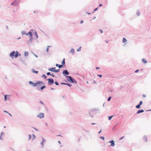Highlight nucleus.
<instances>
[{"mask_svg":"<svg viewBox=\"0 0 151 151\" xmlns=\"http://www.w3.org/2000/svg\"><path fill=\"white\" fill-rule=\"evenodd\" d=\"M34 30L33 29H31L27 33H25L26 36L29 35V40H27V43L28 45H30L32 43V40H33V37L32 35V32H34Z\"/></svg>","mask_w":151,"mask_h":151,"instance_id":"obj_1","label":"nucleus"},{"mask_svg":"<svg viewBox=\"0 0 151 151\" xmlns=\"http://www.w3.org/2000/svg\"><path fill=\"white\" fill-rule=\"evenodd\" d=\"M29 85L33 87L40 86L42 84H45V83L42 81H37L35 83H34L32 81H30L29 82Z\"/></svg>","mask_w":151,"mask_h":151,"instance_id":"obj_2","label":"nucleus"},{"mask_svg":"<svg viewBox=\"0 0 151 151\" xmlns=\"http://www.w3.org/2000/svg\"><path fill=\"white\" fill-rule=\"evenodd\" d=\"M67 80L70 83L73 84L77 83V81L73 77L70 76H67L66 77Z\"/></svg>","mask_w":151,"mask_h":151,"instance_id":"obj_3","label":"nucleus"},{"mask_svg":"<svg viewBox=\"0 0 151 151\" xmlns=\"http://www.w3.org/2000/svg\"><path fill=\"white\" fill-rule=\"evenodd\" d=\"M18 52L17 51L15 52V51H13L12 52L9 54V56L12 58L14 57L16 58L18 57Z\"/></svg>","mask_w":151,"mask_h":151,"instance_id":"obj_4","label":"nucleus"},{"mask_svg":"<svg viewBox=\"0 0 151 151\" xmlns=\"http://www.w3.org/2000/svg\"><path fill=\"white\" fill-rule=\"evenodd\" d=\"M46 80L48 81L47 84L49 86L52 85L54 82V79L52 78H49Z\"/></svg>","mask_w":151,"mask_h":151,"instance_id":"obj_5","label":"nucleus"},{"mask_svg":"<svg viewBox=\"0 0 151 151\" xmlns=\"http://www.w3.org/2000/svg\"><path fill=\"white\" fill-rule=\"evenodd\" d=\"M62 73L66 78V77H67V76H68V75L70 74V73L66 69L63 70V71Z\"/></svg>","mask_w":151,"mask_h":151,"instance_id":"obj_6","label":"nucleus"},{"mask_svg":"<svg viewBox=\"0 0 151 151\" xmlns=\"http://www.w3.org/2000/svg\"><path fill=\"white\" fill-rule=\"evenodd\" d=\"M44 114L42 113H40L38 115H37V117L40 119L44 118Z\"/></svg>","mask_w":151,"mask_h":151,"instance_id":"obj_7","label":"nucleus"},{"mask_svg":"<svg viewBox=\"0 0 151 151\" xmlns=\"http://www.w3.org/2000/svg\"><path fill=\"white\" fill-rule=\"evenodd\" d=\"M43 85L41 86L40 87H37V89L38 90H43L44 88H46V86L45 85V84H42Z\"/></svg>","mask_w":151,"mask_h":151,"instance_id":"obj_8","label":"nucleus"},{"mask_svg":"<svg viewBox=\"0 0 151 151\" xmlns=\"http://www.w3.org/2000/svg\"><path fill=\"white\" fill-rule=\"evenodd\" d=\"M11 96L10 95H4V100L5 101H6L10 99L9 96Z\"/></svg>","mask_w":151,"mask_h":151,"instance_id":"obj_9","label":"nucleus"},{"mask_svg":"<svg viewBox=\"0 0 151 151\" xmlns=\"http://www.w3.org/2000/svg\"><path fill=\"white\" fill-rule=\"evenodd\" d=\"M108 143H111V144L109 146H113L114 147L115 146V142L113 140H112L109 142H108Z\"/></svg>","mask_w":151,"mask_h":151,"instance_id":"obj_10","label":"nucleus"},{"mask_svg":"<svg viewBox=\"0 0 151 151\" xmlns=\"http://www.w3.org/2000/svg\"><path fill=\"white\" fill-rule=\"evenodd\" d=\"M99 111V109L98 108H95L93 109L90 111L91 112L93 113L94 114L95 111Z\"/></svg>","mask_w":151,"mask_h":151,"instance_id":"obj_11","label":"nucleus"},{"mask_svg":"<svg viewBox=\"0 0 151 151\" xmlns=\"http://www.w3.org/2000/svg\"><path fill=\"white\" fill-rule=\"evenodd\" d=\"M61 85H65L68 86L69 87H71L72 86V85L69 83H65L63 82H62L60 83Z\"/></svg>","mask_w":151,"mask_h":151,"instance_id":"obj_12","label":"nucleus"},{"mask_svg":"<svg viewBox=\"0 0 151 151\" xmlns=\"http://www.w3.org/2000/svg\"><path fill=\"white\" fill-rule=\"evenodd\" d=\"M141 105H142V101H140L139 103L135 107L137 109H139L140 108Z\"/></svg>","mask_w":151,"mask_h":151,"instance_id":"obj_13","label":"nucleus"},{"mask_svg":"<svg viewBox=\"0 0 151 151\" xmlns=\"http://www.w3.org/2000/svg\"><path fill=\"white\" fill-rule=\"evenodd\" d=\"M55 67L50 68L48 69V70L55 73Z\"/></svg>","mask_w":151,"mask_h":151,"instance_id":"obj_14","label":"nucleus"},{"mask_svg":"<svg viewBox=\"0 0 151 151\" xmlns=\"http://www.w3.org/2000/svg\"><path fill=\"white\" fill-rule=\"evenodd\" d=\"M65 58H64L63 59V60L61 62V65H62L63 67H64L65 66Z\"/></svg>","mask_w":151,"mask_h":151,"instance_id":"obj_15","label":"nucleus"},{"mask_svg":"<svg viewBox=\"0 0 151 151\" xmlns=\"http://www.w3.org/2000/svg\"><path fill=\"white\" fill-rule=\"evenodd\" d=\"M32 72L34 73H36L37 74L39 72L38 71H36L35 70L34 68H32L31 70Z\"/></svg>","mask_w":151,"mask_h":151,"instance_id":"obj_16","label":"nucleus"},{"mask_svg":"<svg viewBox=\"0 0 151 151\" xmlns=\"http://www.w3.org/2000/svg\"><path fill=\"white\" fill-rule=\"evenodd\" d=\"M11 5L12 6H18L19 5L17 4V3H15L14 1L13 2L11 3Z\"/></svg>","mask_w":151,"mask_h":151,"instance_id":"obj_17","label":"nucleus"},{"mask_svg":"<svg viewBox=\"0 0 151 151\" xmlns=\"http://www.w3.org/2000/svg\"><path fill=\"white\" fill-rule=\"evenodd\" d=\"M33 32L34 33V35L36 37V39H37L38 38V37L39 36H38V35L37 34V32H36V31L34 30V32Z\"/></svg>","mask_w":151,"mask_h":151,"instance_id":"obj_18","label":"nucleus"},{"mask_svg":"<svg viewBox=\"0 0 151 151\" xmlns=\"http://www.w3.org/2000/svg\"><path fill=\"white\" fill-rule=\"evenodd\" d=\"M56 66L57 67H58L59 68V69H60V68H63V67L62 65H60V64H57V63L56 64Z\"/></svg>","mask_w":151,"mask_h":151,"instance_id":"obj_19","label":"nucleus"},{"mask_svg":"<svg viewBox=\"0 0 151 151\" xmlns=\"http://www.w3.org/2000/svg\"><path fill=\"white\" fill-rule=\"evenodd\" d=\"M118 124H116L113 128L112 130L113 131H115L116 130V129L118 128V127H116V126Z\"/></svg>","mask_w":151,"mask_h":151,"instance_id":"obj_20","label":"nucleus"},{"mask_svg":"<svg viewBox=\"0 0 151 151\" xmlns=\"http://www.w3.org/2000/svg\"><path fill=\"white\" fill-rule=\"evenodd\" d=\"M24 54L25 57H27L29 55L28 52H26V51H25Z\"/></svg>","mask_w":151,"mask_h":151,"instance_id":"obj_21","label":"nucleus"},{"mask_svg":"<svg viewBox=\"0 0 151 151\" xmlns=\"http://www.w3.org/2000/svg\"><path fill=\"white\" fill-rule=\"evenodd\" d=\"M140 11H139V10H137V12H136V14L137 15V16H139L140 15Z\"/></svg>","mask_w":151,"mask_h":151,"instance_id":"obj_22","label":"nucleus"},{"mask_svg":"<svg viewBox=\"0 0 151 151\" xmlns=\"http://www.w3.org/2000/svg\"><path fill=\"white\" fill-rule=\"evenodd\" d=\"M70 52L72 53V54H74L75 52V50L73 48H72L70 51Z\"/></svg>","mask_w":151,"mask_h":151,"instance_id":"obj_23","label":"nucleus"},{"mask_svg":"<svg viewBox=\"0 0 151 151\" xmlns=\"http://www.w3.org/2000/svg\"><path fill=\"white\" fill-rule=\"evenodd\" d=\"M114 115H112L108 116V119L109 120H110Z\"/></svg>","mask_w":151,"mask_h":151,"instance_id":"obj_24","label":"nucleus"},{"mask_svg":"<svg viewBox=\"0 0 151 151\" xmlns=\"http://www.w3.org/2000/svg\"><path fill=\"white\" fill-rule=\"evenodd\" d=\"M143 139L145 141L147 142V139L146 136H144L143 137Z\"/></svg>","mask_w":151,"mask_h":151,"instance_id":"obj_25","label":"nucleus"},{"mask_svg":"<svg viewBox=\"0 0 151 151\" xmlns=\"http://www.w3.org/2000/svg\"><path fill=\"white\" fill-rule=\"evenodd\" d=\"M4 111L6 113H7V114H8L11 117H12V115L10 113H9V112L8 111H5V110H4Z\"/></svg>","mask_w":151,"mask_h":151,"instance_id":"obj_26","label":"nucleus"},{"mask_svg":"<svg viewBox=\"0 0 151 151\" xmlns=\"http://www.w3.org/2000/svg\"><path fill=\"white\" fill-rule=\"evenodd\" d=\"M142 62L144 63H147V61L145 60V58L142 59Z\"/></svg>","mask_w":151,"mask_h":151,"instance_id":"obj_27","label":"nucleus"},{"mask_svg":"<svg viewBox=\"0 0 151 151\" xmlns=\"http://www.w3.org/2000/svg\"><path fill=\"white\" fill-rule=\"evenodd\" d=\"M127 39L125 38H123V40H122V42L123 43H125L127 41Z\"/></svg>","mask_w":151,"mask_h":151,"instance_id":"obj_28","label":"nucleus"},{"mask_svg":"<svg viewBox=\"0 0 151 151\" xmlns=\"http://www.w3.org/2000/svg\"><path fill=\"white\" fill-rule=\"evenodd\" d=\"M41 77L44 78V79H46L47 77L45 74H43L41 76Z\"/></svg>","mask_w":151,"mask_h":151,"instance_id":"obj_29","label":"nucleus"},{"mask_svg":"<svg viewBox=\"0 0 151 151\" xmlns=\"http://www.w3.org/2000/svg\"><path fill=\"white\" fill-rule=\"evenodd\" d=\"M142 113V109L139 110L136 113V114H139Z\"/></svg>","mask_w":151,"mask_h":151,"instance_id":"obj_30","label":"nucleus"},{"mask_svg":"<svg viewBox=\"0 0 151 151\" xmlns=\"http://www.w3.org/2000/svg\"><path fill=\"white\" fill-rule=\"evenodd\" d=\"M51 47V46H49V45L47 46V47L46 49V52H48L49 50V47Z\"/></svg>","mask_w":151,"mask_h":151,"instance_id":"obj_31","label":"nucleus"},{"mask_svg":"<svg viewBox=\"0 0 151 151\" xmlns=\"http://www.w3.org/2000/svg\"><path fill=\"white\" fill-rule=\"evenodd\" d=\"M20 60L23 63H24V62L25 61V60H24L23 59V58L22 57H21L20 58Z\"/></svg>","mask_w":151,"mask_h":151,"instance_id":"obj_32","label":"nucleus"},{"mask_svg":"<svg viewBox=\"0 0 151 151\" xmlns=\"http://www.w3.org/2000/svg\"><path fill=\"white\" fill-rule=\"evenodd\" d=\"M14 1L15 3H17V4L19 5V0H14Z\"/></svg>","mask_w":151,"mask_h":151,"instance_id":"obj_33","label":"nucleus"},{"mask_svg":"<svg viewBox=\"0 0 151 151\" xmlns=\"http://www.w3.org/2000/svg\"><path fill=\"white\" fill-rule=\"evenodd\" d=\"M60 69H57V70H56L55 69V73H58V72H59V71H60Z\"/></svg>","mask_w":151,"mask_h":151,"instance_id":"obj_34","label":"nucleus"},{"mask_svg":"<svg viewBox=\"0 0 151 151\" xmlns=\"http://www.w3.org/2000/svg\"><path fill=\"white\" fill-rule=\"evenodd\" d=\"M81 46L79 48L77 49V51L78 52H79L81 50Z\"/></svg>","mask_w":151,"mask_h":151,"instance_id":"obj_35","label":"nucleus"},{"mask_svg":"<svg viewBox=\"0 0 151 151\" xmlns=\"http://www.w3.org/2000/svg\"><path fill=\"white\" fill-rule=\"evenodd\" d=\"M42 138V142H46V140L44 138V137H41Z\"/></svg>","mask_w":151,"mask_h":151,"instance_id":"obj_36","label":"nucleus"},{"mask_svg":"<svg viewBox=\"0 0 151 151\" xmlns=\"http://www.w3.org/2000/svg\"><path fill=\"white\" fill-rule=\"evenodd\" d=\"M44 142H43L42 141L41 142V144L42 145V147H41L42 148H43L44 147Z\"/></svg>","mask_w":151,"mask_h":151,"instance_id":"obj_37","label":"nucleus"},{"mask_svg":"<svg viewBox=\"0 0 151 151\" xmlns=\"http://www.w3.org/2000/svg\"><path fill=\"white\" fill-rule=\"evenodd\" d=\"M26 33V32L25 31H22L21 32V33L22 34V35H25Z\"/></svg>","mask_w":151,"mask_h":151,"instance_id":"obj_38","label":"nucleus"},{"mask_svg":"<svg viewBox=\"0 0 151 151\" xmlns=\"http://www.w3.org/2000/svg\"><path fill=\"white\" fill-rule=\"evenodd\" d=\"M111 96H109L107 99V100L108 101H109L111 99Z\"/></svg>","mask_w":151,"mask_h":151,"instance_id":"obj_39","label":"nucleus"},{"mask_svg":"<svg viewBox=\"0 0 151 151\" xmlns=\"http://www.w3.org/2000/svg\"><path fill=\"white\" fill-rule=\"evenodd\" d=\"M36 138V136L33 134H32V139L34 140V139Z\"/></svg>","mask_w":151,"mask_h":151,"instance_id":"obj_40","label":"nucleus"},{"mask_svg":"<svg viewBox=\"0 0 151 151\" xmlns=\"http://www.w3.org/2000/svg\"><path fill=\"white\" fill-rule=\"evenodd\" d=\"M99 138L100 139H102L103 140H104V137H103V136H100V137H99Z\"/></svg>","mask_w":151,"mask_h":151,"instance_id":"obj_41","label":"nucleus"},{"mask_svg":"<svg viewBox=\"0 0 151 151\" xmlns=\"http://www.w3.org/2000/svg\"><path fill=\"white\" fill-rule=\"evenodd\" d=\"M54 83L57 86H58L59 85L57 81H55Z\"/></svg>","mask_w":151,"mask_h":151,"instance_id":"obj_42","label":"nucleus"},{"mask_svg":"<svg viewBox=\"0 0 151 151\" xmlns=\"http://www.w3.org/2000/svg\"><path fill=\"white\" fill-rule=\"evenodd\" d=\"M98 7L95 8L94 10V11L92 12V13H93L94 12L98 10Z\"/></svg>","mask_w":151,"mask_h":151,"instance_id":"obj_43","label":"nucleus"},{"mask_svg":"<svg viewBox=\"0 0 151 151\" xmlns=\"http://www.w3.org/2000/svg\"><path fill=\"white\" fill-rule=\"evenodd\" d=\"M40 104L42 105H44V103L41 100L40 101Z\"/></svg>","mask_w":151,"mask_h":151,"instance_id":"obj_44","label":"nucleus"},{"mask_svg":"<svg viewBox=\"0 0 151 151\" xmlns=\"http://www.w3.org/2000/svg\"><path fill=\"white\" fill-rule=\"evenodd\" d=\"M51 74L50 73V72H47L46 73V74L48 76H50Z\"/></svg>","mask_w":151,"mask_h":151,"instance_id":"obj_45","label":"nucleus"},{"mask_svg":"<svg viewBox=\"0 0 151 151\" xmlns=\"http://www.w3.org/2000/svg\"><path fill=\"white\" fill-rule=\"evenodd\" d=\"M50 76H52L53 77H56L53 73L51 74Z\"/></svg>","mask_w":151,"mask_h":151,"instance_id":"obj_46","label":"nucleus"},{"mask_svg":"<svg viewBox=\"0 0 151 151\" xmlns=\"http://www.w3.org/2000/svg\"><path fill=\"white\" fill-rule=\"evenodd\" d=\"M91 111H89V115L91 116L92 117H93V115H91Z\"/></svg>","mask_w":151,"mask_h":151,"instance_id":"obj_47","label":"nucleus"},{"mask_svg":"<svg viewBox=\"0 0 151 151\" xmlns=\"http://www.w3.org/2000/svg\"><path fill=\"white\" fill-rule=\"evenodd\" d=\"M29 138L28 140H29V139H30L31 138L32 136H31V134H29Z\"/></svg>","mask_w":151,"mask_h":151,"instance_id":"obj_48","label":"nucleus"},{"mask_svg":"<svg viewBox=\"0 0 151 151\" xmlns=\"http://www.w3.org/2000/svg\"><path fill=\"white\" fill-rule=\"evenodd\" d=\"M97 76L98 77H100V78H101L102 76V75L101 74H97Z\"/></svg>","mask_w":151,"mask_h":151,"instance_id":"obj_49","label":"nucleus"},{"mask_svg":"<svg viewBox=\"0 0 151 151\" xmlns=\"http://www.w3.org/2000/svg\"><path fill=\"white\" fill-rule=\"evenodd\" d=\"M32 127L34 129H35L36 131H39V130L35 128V127Z\"/></svg>","mask_w":151,"mask_h":151,"instance_id":"obj_50","label":"nucleus"},{"mask_svg":"<svg viewBox=\"0 0 151 151\" xmlns=\"http://www.w3.org/2000/svg\"><path fill=\"white\" fill-rule=\"evenodd\" d=\"M4 134H5L4 132H2L1 133L0 135H1V136H3V135H4Z\"/></svg>","mask_w":151,"mask_h":151,"instance_id":"obj_51","label":"nucleus"},{"mask_svg":"<svg viewBox=\"0 0 151 151\" xmlns=\"http://www.w3.org/2000/svg\"><path fill=\"white\" fill-rule=\"evenodd\" d=\"M124 136H122V137H121L119 139V140H121L122 139L124 138Z\"/></svg>","mask_w":151,"mask_h":151,"instance_id":"obj_52","label":"nucleus"},{"mask_svg":"<svg viewBox=\"0 0 151 151\" xmlns=\"http://www.w3.org/2000/svg\"><path fill=\"white\" fill-rule=\"evenodd\" d=\"M99 31H100V32L101 33H103V30H102V29H99Z\"/></svg>","mask_w":151,"mask_h":151,"instance_id":"obj_53","label":"nucleus"},{"mask_svg":"<svg viewBox=\"0 0 151 151\" xmlns=\"http://www.w3.org/2000/svg\"><path fill=\"white\" fill-rule=\"evenodd\" d=\"M139 71V69H137V70H136L135 71V73H137Z\"/></svg>","mask_w":151,"mask_h":151,"instance_id":"obj_54","label":"nucleus"},{"mask_svg":"<svg viewBox=\"0 0 151 151\" xmlns=\"http://www.w3.org/2000/svg\"><path fill=\"white\" fill-rule=\"evenodd\" d=\"M96 70H98V69H100V67H96Z\"/></svg>","mask_w":151,"mask_h":151,"instance_id":"obj_55","label":"nucleus"},{"mask_svg":"<svg viewBox=\"0 0 151 151\" xmlns=\"http://www.w3.org/2000/svg\"><path fill=\"white\" fill-rule=\"evenodd\" d=\"M21 55V54L19 53V52H18V56H20Z\"/></svg>","mask_w":151,"mask_h":151,"instance_id":"obj_56","label":"nucleus"},{"mask_svg":"<svg viewBox=\"0 0 151 151\" xmlns=\"http://www.w3.org/2000/svg\"><path fill=\"white\" fill-rule=\"evenodd\" d=\"M1 136H2L1 135H0V139L2 140L3 139H2V138Z\"/></svg>","mask_w":151,"mask_h":151,"instance_id":"obj_57","label":"nucleus"},{"mask_svg":"<svg viewBox=\"0 0 151 151\" xmlns=\"http://www.w3.org/2000/svg\"><path fill=\"white\" fill-rule=\"evenodd\" d=\"M84 21L83 20H81V21L80 23L81 24H82L83 22Z\"/></svg>","mask_w":151,"mask_h":151,"instance_id":"obj_58","label":"nucleus"},{"mask_svg":"<svg viewBox=\"0 0 151 151\" xmlns=\"http://www.w3.org/2000/svg\"><path fill=\"white\" fill-rule=\"evenodd\" d=\"M102 6V4H99V7H101V6Z\"/></svg>","mask_w":151,"mask_h":151,"instance_id":"obj_59","label":"nucleus"},{"mask_svg":"<svg viewBox=\"0 0 151 151\" xmlns=\"http://www.w3.org/2000/svg\"><path fill=\"white\" fill-rule=\"evenodd\" d=\"M91 124L92 125H95L96 124L95 123H91Z\"/></svg>","mask_w":151,"mask_h":151,"instance_id":"obj_60","label":"nucleus"},{"mask_svg":"<svg viewBox=\"0 0 151 151\" xmlns=\"http://www.w3.org/2000/svg\"><path fill=\"white\" fill-rule=\"evenodd\" d=\"M102 129H101L98 132V134H99L101 133V132Z\"/></svg>","mask_w":151,"mask_h":151,"instance_id":"obj_61","label":"nucleus"},{"mask_svg":"<svg viewBox=\"0 0 151 151\" xmlns=\"http://www.w3.org/2000/svg\"><path fill=\"white\" fill-rule=\"evenodd\" d=\"M144 97H146V95L145 94H143L142 95Z\"/></svg>","mask_w":151,"mask_h":151,"instance_id":"obj_62","label":"nucleus"},{"mask_svg":"<svg viewBox=\"0 0 151 151\" xmlns=\"http://www.w3.org/2000/svg\"><path fill=\"white\" fill-rule=\"evenodd\" d=\"M34 55H35V57H37V58H38V56H37V55H36L35 54H34Z\"/></svg>","mask_w":151,"mask_h":151,"instance_id":"obj_63","label":"nucleus"},{"mask_svg":"<svg viewBox=\"0 0 151 151\" xmlns=\"http://www.w3.org/2000/svg\"><path fill=\"white\" fill-rule=\"evenodd\" d=\"M85 132H87L89 133L90 132L89 131H87L86 130H84Z\"/></svg>","mask_w":151,"mask_h":151,"instance_id":"obj_64","label":"nucleus"}]
</instances>
